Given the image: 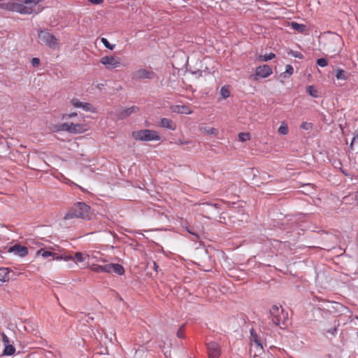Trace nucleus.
<instances>
[{
    "mask_svg": "<svg viewBox=\"0 0 358 358\" xmlns=\"http://www.w3.org/2000/svg\"><path fill=\"white\" fill-rule=\"evenodd\" d=\"M322 48L334 57L338 55L343 49L344 41L343 38L335 32L328 31L322 38Z\"/></svg>",
    "mask_w": 358,
    "mask_h": 358,
    "instance_id": "obj_1",
    "label": "nucleus"
},
{
    "mask_svg": "<svg viewBox=\"0 0 358 358\" xmlns=\"http://www.w3.org/2000/svg\"><path fill=\"white\" fill-rule=\"evenodd\" d=\"M268 318L271 320L275 331L278 329L285 330L289 327V315L282 306L273 305L269 309Z\"/></svg>",
    "mask_w": 358,
    "mask_h": 358,
    "instance_id": "obj_2",
    "label": "nucleus"
},
{
    "mask_svg": "<svg viewBox=\"0 0 358 358\" xmlns=\"http://www.w3.org/2000/svg\"><path fill=\"white\" fill-rule=\"evenodd\" d=\"M90 206L84 202H78L73 205L71 209L65 215L64 219L73 218L90 219Z\"/></svg>",
    "mask_w": 358,
    "mask_h": 358,
    "instance_id": "obj_3",
    "label": "nucleus"
},
{
    "mask_svg": "<svg viewBox=\"0 0 358 358\" xmlns=\"http://www.w3.org/2000/svg\"><path fill=\"white\" fill-rule=\"evenodd\" d=\"M20 3H15L13 12L22 15L31 14L40 0H20Z\"/></svg>",
    "mask_w": 358,
    "mask_h": 358,
    "instance_id": "obj_4",
    "label": "nucleus"
},
{
    "mask_svg": "<svg viewBox=\"0 0 358 358\" xmlns=\"http://www.w3.org/2000/svg\"><path fill=\"white\" fill-rule=\"evenodd\" d=\"M132 136L135 140L141 141H159L161 139L159 133L151 129H142L134 131Z\"/></svg>",
    "mask_w": 358,
    "mask_h": 358,
    "instance_id": "obj_5",
    "label": "nucleus"
},
{
    "mask_svg": "<svg viewBox=\"0 0 358 358\" xmlns=\"http://www.w3.org/2000/svg\"><path fill=\"white\" fill-rule=\"evenodd\" d=\"M38 38L50 48L56 49L58 47V39L46 30H41L38 33Z\"/></svg>",
    "mask_w": 358,
    "mask_h": 358,
    "instance_id": "obj_6",
    "label": "nucleus"
},
{
    "mask_svg": "<svg viewBox=\"0 0 358 358\" xmlns=\"http://www.w3.org/2000/svg\"><path fill=\"white\" fill-rule=\"evenodd\" d=\"M59 129L71 134H80L86 130V125L84 124L66 122L61 124Z\"/></svg>",
    "mask_w": 358,
    "mask_h": 358,
    "instance_id": "obj_7",
    "label": "nucleus"
},
{
    "mask_svg": "<svg viewBox=\"0 0 358 358\" xmlns=\"http://www.w3.org/2000/svg\"><path fill=\"white\" fill-rule=\"evenodd\" d=\"M250 340L251 345L250 353L254 352V357H259L264 352V339L263 337H252Z\"/></svg>",
    "mask_w": 358,
    "mask_h": 358,
    "instance_id": "obj_8",
    "label": "nucleus"
},
{
    "mask_svg": "<svg viewBox=\"0 0 358 358\" xmlns=\"http://www.w3.org/2000/svg\"><path fill=\"white\" fill-rule=\"evenodd\" d=\"M155 77V73L145 69H140L133 73L132 78L134 80L153 79Z\"/></svg>",
    "mask_w": 358,
    "mask_h": 358,
    "instance_id": "obj_9",
    "label": "nucleus"
},
{
    "mask_svg": "<svg viewBox=\"0 0 358 358\" xmlns=\"http://www.w3.org/2000/svg\"><path fill=\"white\" fill-rule=\"evenodd\" d=\"M100 63L107 69H115L120 66V59L113 56H104L100 59Z\"/></svg>",
    "mask_w": 358,
    "mask_h": 358,
    "instance_id": "obj_10",
    "label": "nucleus"
},
{
    "mask_svg": "<svg viewBox=\"0 0 358 358\" xmlns=\"http://www.w3.org/2000/svg\"><path fill=\"white\" fill-rule=\"evenodd\" d=\"M36 255L37 256L41 255L43 258H48V257H51L50 260H62V259H64V260L68 261L69 259L72 258L71 257H69L68 258H64V257L61 255H59L56 252H52L50 250H45L43 248L38 250L36 252Z\"/></svg>",
    "mask_w": 358,
    "mask_h": 358,
    "instance_id": "obj_11",
    "label": "nucleus"
},
{
    "mask_svg": "<svg viewBox=\"0 0 358 358\" xmlns=\"http://www.w3.org/2000/svg\"><path fill=\"white\" fill-rule=\"evenodd\" d=\"M273 73L272 69L266 64L257 66L255 70V80L266 78Z\"/></svg>",
    "mask_w": 358,
    "mask_h": 358,
    "instance_id": "obj_12",
    "label": "nucleus"
},
{
    "mask_svg": "<svg viewBox=\"0 0 358 358\" xmlns=\"http://www.w3.org/2000/svg\"><path fill=\"white\" fill-rule=\"evenodd\" d=\"M209 358H218L220 355V346L216 342L206 343Z\"/></svg>",
    "mask_w": 358,
    "mask_h": 358,
    "instance_id": "obj_13",
    "label": "nucleus"
},
{
    "mask_svg": "<svg viewBox=\"0 0 358 358\" xmlns=\"http://www.w3.org/2000/svg\"><path fill=\"white\" fill-rule=\"evenodd\" d=\"M2 338L4 344V350H3L2 352H0V357L14 355L15 352V348L14 347L13 343H10V341L8 339V337Z\"/></svg>",
    "mask_w": 358,
    "mask_h": 358,
    "instance_id": "obj_14",
    "label": "nucleus"
},
{
    "mask_svg": "<svg viewBox=\"0 0 358 358\" xmlns=\"http://www.w3.org/2000/svg\"><path fill=\"white\" fill-rule=\"evenodd\" d=\"M8 252L14 253L15 255L21 257H24L28 255L27 248L20 244H15L10 247Z\"/></svg>",
    "mask_w": 358,
    "mask_h": 358,
    "instance_id": "obj_15",
    "label": "nucleus"
},
{
    "mask_svg": "<svg viewBox=\"0 0 358 358\" xmlns=\"http://www.w3.org/2000/svg\"><path fill=\"white\" fill-rule=\"evenodd\" d=\"M71 102L75 108H82L83 110L87 112H95V108L90 103L80 101L78 99H73Z\"/></svg>",
    "mask_w": 358,
    "mask_h": 358,
    "instance_id": "obj_16",
    "label": "nucleus"
},
{
    "mask_svg": "<svg viewBox=\"0 0 358 358\" xmlns=\"http://www.w3.org/2000/svg\"><path fill=\"white\" fill-rule=\"evenodd\" d=\"M139 111V108L136 106H133L130 108H124L117 112V120H123L129 117L132 113H136Z\"/></svg>",
    "mask_w": 358,
    "mask_h": 358,
    "instance_id": "obj_17",
    "label": "nucleus"
},
{
    "mask_svg": "<svg viewBox=\"0 0 358 358\" xmlns=\"http://www.w3.org/2000/svg\"><path fill=\"white\" fill-rule=\"evenodd\" d=\"M107 273H115L122 275L124 273V268L119 264H107Z\"/></svg>",
    "mask_w": 358,
    "mask_h": 358,
    "instance_id": "obj_18",
    "label": "nucleus"
},
{
    "mask_svg": "<svg viewBox=\"0 0 358 358\" xmlns=\"http://www.w3.org/2000/svg\"><path fill=\"white\" fill-rule=\"evenodd\" d=\"M159 125L163 128H166L171 131H175L176 129V123L172 120L166 117H163L160 120Z\"/></svg>",
    "mask_w": 358,
    "mask_h": 358,
    "instance_id": "obj_19",
    "label": "nucleus"
},
{
    "mask_svg": "<svg viewBox=\"0 0 358 358\" xmlns=\"http://www.w3.org/2000/svg\"><path fill=\"white\" fill-rule=\"evenodd\" d=\"M173 111L179 114L189 115L193 113L192 110L186 105H177L173 107Z\"/></svg>",
    "mask_w": 358,
    "mask_h": 358,
    "instance_id": "obj_20",
    "label": "nucleus"
},
{
    "mask_svg": "<svg viewBox=\"0 0 358 358\" xmlns=\"http://www.w3.org/2000/svg\"><path fill=\"white\" fill-rule=\"evenodd\" d=\"M90 269L96 273H107V264L102 266L93 264L90 266Z\"/></svg>",
    "mask_w": 358,
    "mask_h": 358,
    "instance_id": "obj_21",
    "label": "nucleus"
},
{
    "mask_svg": "<svg viewBox=\"0 0 358 358\" xmlns=\"http://www.w3.org/2000/svg\"><path fill=\"white\" fill-rule=\"evenodd\" d=\"M70 256L64 257V258H68ZM72 258L71 259H75L76 262H83L85 260L86 257H89L87 255H84L82 252H76L74 257L71 256ZM69 259L68 260H69Z\"/></svg>",
    "mask_w": 358,
    "mask_h": 358,
    "instance_id": "obj_22",
    "label": "nucleus"
},
{
    "mask_svg": "<svg viewBox=\"0 0 358 358\" xmlns=\"http://www.w3.org/2000/svg\"><path fill=\"white\" fill-rule=\"evenodd\" d=\"M10 279L9 271L6 268H0V281L7 282Z\"/></svg>",
    "mask_w": 358,
    "mask_h": 358,
    "instance_id": "obj_23",
    "label": "nucleus"
},
{
    "mask_svg": "<svg viewBox=\"0 0 358 358\" xmlns=\"http://www.w3.org/2000/svg\"><path fill=\"white\" fill-rule=\"evenodd\" d=\"M291 27L299 33H303L306 30V26L296 22H291Z\"/></svg>",
    "mask_w": 358,
    "mask_h": 358,
    "instance_id": "obj_24",
    "label": "nucleus"
},
{
    "mask_svg": "<svg viewBox=\"0 0 358 358\" xmlns=\"http://www.w3.org/2000/svg\"><path fill=\"white\" fill-rule=\"evenodd\" d=\"M15 2H3L0 3V8L2 10L13 12Z\"/></svg>",
    "mask_w": 358,
    "mask_h": 358,
    "instance_id": "obj_25",
    "label": "nucleus"
},
{
    "mask_svg": "<svg viewBox=\"0 0 358 358\" xmlns=\"http://www.w3.org/2000/svg\"><path fill=\"white\" fill-rule=\"evenodd\" d=\"M306 92L308 93V94L314 98L319 97V92L315 88L313 85H308L306 87Z\"/></svg>",
    "mask_w": 358,
    "mask_h": 358,
    "instance_id": "obj_26",
    "label": "nucleus"
},
{
    "mask_svg": "<svg viewBox=\"0 0 358 358\" xmlns=\"http://www.w3.org/2000/svg\"><path fill=\"white\" fill-rule=\"evenodd\" d=\"M278 132L280 135H287L289 132V129L287 123L282 122L278 129Z\"/></svg>",
    "mask_w": 358,
    "mask_h": 358,
    "instance_id": "obj_27",
    "label": "nucleus"
},
{
    "mask_svg": "<svg viewBox=\"0 0 358 358\" xmlns=\"http://www.w3.org/2000/svg\"><path fill=\"white\" fill-rule=\"evenodd\" d=\"M250 139V134L248 132H241L238 134V140L241 142H245Z\"/></svg>",
    "mask_w": 358,
    "mask_h": 358,
    "instance_id": "obj_28",
    "label": "nucleus"
},
{
    "mask_svg": "<svg viewBox=\"0 0 358 358\" xmlns=\"http://www.w3.org/2000/svg\"><path fill=\"white\" fill-rule=\"evenodd\" d=\"M220 94L223 99H227L230 96L229 87L226 85L223 86L220 90Z\"/></svg>",
    "mask_w": 358,
    "mask_h": 358,
    "instance_id": "obj_29",
    "label": "nucleus"
},
{
    "mask_svg": "<svg viewBox=\"0 0 358 358\" xmlns=\"http://www.w3.org/2000/svg\"><path fill=\"white\" fill-rule=\"evenodd\" d=\"M275 55L273 52H270L269 54H266L264 55H260L259 59L263 62H267L275 58Z\"/></svg>",
    "mask_w": 358,
    "mask_h": 358,
    "instance_id": "obj_30",
    "label": "nucleus"
},
{
    "mask_svg": "<svg viewBox=\"0 0 358 358\" xmlns=\"http://www.w3.org/2000/svg\"><path fill=\"white\" fill-rule=\"evenodd\" d=\"M101 41L102 43L103 44V45L106 48H108V49H109L110 50H113L115 48V45L110 44L109 43V41L106 38H101Z\"/></svg>",
    "mask_w": 358,
    "mask_h": 358,
    "instance_id": "obj_31",
    "label": "nucleus"
},
{
    "mask_svg": "<svg viewBox=\"0 0 358 358\" xmlns=\"http://www.w3.org/2000/svg\"><path fill=\"white\" fill-rule=\"evenodd\" d=\"M336 78L338 79V80H347V77L345 76V71L343 70V69H338L337 71H336Z\"/></svg>",
    "mask_w": 358,
    "mask_h": 358,
    "instance_id": "obj_32",
    "label": "nucleus"
},
{
    "mask_svg": "<svg viewBox=\"0 0 358 358\" xmlns=\"http://www.w3.org/2000/svg\"><path fill=\"white\" fill-rule=\"evenodd\" d=\"M288 55H292L296 58L300 59H302L304 57L303 55L300 52H298V51L290 50L288 52Z\"/></svg>",
    "mask_w": 358,
    "mask_h": 358,
    "instance_id": "obj_33",
    "label": "nucleus"
},
{
    "mask_svg": "<svg viewBox=\"0 0 358 358\" xmlns=\"http://www.w3.org/2000/svg\"><path fill=\"white\" fill-rule=\"evenodd\" d=\"M317 64L320 66V67H324L327 66L328 64V61L325 58H320L317 59Z\"/></svg>",
    "mask_w": 358,
    "mask_h": 358,
    "instance_id": "obj_34",
    "label": "nucleus"
},
{
    "mask_svg": "<svg viewBox=\"0 0 358 358\" xmlns=\"http://www.w3.org/2000/svg\"><path fill=\"white\" fill-rule=\"evenodd\" d=\"M300 127L305 130H309V129H312L313 124L310 123V122H303L301 124Z\"/></svg>",
    "mask_w": 358,
    "mask_h": 358,
    "instance_id": "obj_35",
    "label": "nucleus"
},
{
    "mask_svg": "<svg viewBox=\"0 0 358 358\" xmlns=\"http://www.w3.org/2000/svg\"><path fill=\"white\" fill-rule=\"evenodd\" d=\"M294 72V69L292 65L287 64L285 67V72L286 73L289 75H292Z\"/></svg>",
    "mask_w": 358,
    "mask_h": 358,
    "instance_id": "obj_36",
    "label": "nucleus"
},
{
    "mask_svg": "<svg viewBox=\"0 0 358 358\" xmlns=\"http://www.w3.org/2000/svg\"><path fill=\"white\" fill-rule=\"evenodd\" d=\"M357 134H355V136L353 137L352 140V142L350 143V148L351 150H353V145L354 143L358 141V130L356 131Z\"/></svg>",
    "mask_w": 358,
    "mask_h": 358,
    "instance_id": "obj_37",
    "label": "nucleus"
},
{
    "mask_svg": "<svg viewBox=\"0 0 358 358\" xmlns=\"http://www.w3.org/2000/svg\"><path fill=\"white\" fill-rule=\"evenodd\" d=\"M30 327L31 326H30L29 323L27 324V325L24 326L25 331H27V334H31L36 335L37 334L36 330L33 329V331H29L28 329V327Z\"/></svg>",
    "mask_w": 358,
    "mask_h": 358,
    "instance_id": "obj_38",
    "label": "nucleus"
},
{
    "mask_svg": "<svg viewBox=\"0 0 358 358\" xmlns=\"http://www.w3.org/2000/svg\"><path fill=\"white\" fill-rule=\"evenodd\" d=\"M31 63L32 66H37L40 64V59L37 57H34L31 59Z\"/></svg>",
    "mask_w": 358,
    "mask_h": 358,
    "instance_id": "obj_39",
    "label": "nucleus"
},
{
    "mask_svg": "<svg viewBox=\"0 0 358 358\" xmlns=\"http://www.w3.org/2000/svg\"><path fill=\"white\" fill-rule=\"evenodd\" d=\"M187 231L189 234H192V235L195 237V239H193V241H196L197 239H199V234H196V233H195V232H194V231H191V230H189V229H187Z\"/></svg>",
    "mask_w": 358,
    "mask_h": 358,
    "instance_id": "obj_40",
    "label": "nucleus"
},
{
    "mask_svg": "<svg viewBox=\"0 0 358 358\" xmlns=\"http://www.w3.org/2000/svg\"><path fill=\"white\" fill-rule=\"evenodd\" d=\"M189 142L187 141H185V140H183V139H179L177 142V144L178 145H185V144H187L189 143Z\"/></svg>",
    "mask_w": 358,
    "mask_h": 358,
    "instance_id": "obj_41",
    "label": "nucleus"
},
{
    "mask_svg": "<svg viewBox=\"0 0 358 358\" xmlns=\"http://www.w3.org/2000/svg\"><path fill=\"white\" fill-rule=\"evenodd\" d=\"M75 116H77V113H72L71 114L66 115L65 116H64V118H65V119L71 118L72 117H75Z\"/></svg>",
    "mask_w": 358,
    "mask_h": 358,
    "instance_id": "obj_42",
    "label": "nucleus"
},
{
    "mask_svg": "<svg viewBox=\"0 0 358 358\" xmlns=\"http://www.w3.org/2000/svg\"><path fill=\"white\" fill-rule=\"evenodd\" d=\"M88 1L93 4H100L103 2V0H88Z\"/></svg>",
    "mask_w": 358,
    "mask_h": 358,
    "instance_id": "obj_43",
    "label": "nucleus"
},
{
    "mask_svg": "<svg viewBox=\"0 0 358 358\" xmlns=\"http://www.w3.org/2000/svg\"><path fill=\"white\" fill-rule=\"evenodd\" d=\"M206 132L209 134H214L215 133V129L214 128H210L206 130Z\"/></svg>",
    "mask_w": 358,
    "mask_h": 358,
    "instance_id": "obj_44",
    "label": "nucleus"
},
{
    "mask_svg": "<svg viewBox=\"0 0 358 358\" xmlns=\"http://www.w3.org/2000/svg\"><path fill=\"white\" fill-rule=\"evenodd\" d=\"M153 268L156 271H157L159 266L155 262H153Z\"/></svg>",
    "mask_w": 358,
    "mask_h": 358,
    "instance_id": "obj_45",
    "label": "nucleus"
},
{
    "mask_svg": "<svg viewBox=\"0 0 358 358\" xmlns=\"http://www.w3.org/2000/svg\"><path fill=\"white\" fill-rule=\"evenodd\" d=\"M250 336H257L255 333V331L254 329L252 328L250 329Z\"/></svg>",
    "mask_w": 358,
    "mask_h": 358,
    "instance_id": "obj_46",
    "label": "nucleus"
},
{
    "mask_svg": "<svg viewBox=\"0 0 358 358\" xmlns=\"http://www.w3.org/2000/svg\"><path fill=\"white\" fill-rule=\"evenodd\" d=\"M213 206H214L215 208H217L218 204H217V203H215V204H213Z\"/></svg>",
    "mask_w": 358,
    "mask_h": 358,
    "instance_id": "obj_47",
    "label": "nucleus"
},
{
    "mask_svg": "<svg viewBox=\"0 0 358 358\" xmlns=\"http://www.w3.org/2000/svg\"><path fill=\"white\" fill-rule=\"evenodd\" d=\"M105 351H106V352H104V353H105V354H107V353H108V351H107V349H106V348L105 349ZM101 353H103V352H101Z\"/></svg>",
    "mask_w": 358,
    "mask_h": 358,
    "instance_id": "obj_48",
    "label": "nucleus"
},
{
    "mask_svg": "<svg viewBox=\"0 0 358 358\" xmlns=\"http://www.w3.org/2000/svg\"><path fill=\"white\" fill-rule=\"evenodd\" d=\"M177 336H180L179 331H178V333H177Z\"/></svg>",
    "mask_w": 358,
    "mask_h": 358,
    "instance_id": "obj_49",
    "label": "nucleus"
},
{
    "mask_svg": "<svg viewBox=\"0 0 358 358\" xmlns=\"http://www.w3.org/2000/svg\"><path fill=\"white\" fill-rule=\"evenodd\" d=\"M145 358H146V357H145Z\"/></svg>",
    "mask_w": 358,
    "mask_h": 358,
    "instance_id": "obj_50",
    "label": "nucleus"
}]
</instances>
